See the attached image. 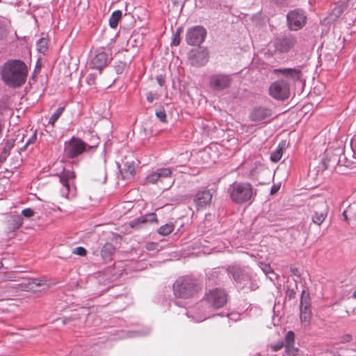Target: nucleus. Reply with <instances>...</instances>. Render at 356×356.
<instances>
[{"instance_id":"f257e3e1","label":"nucleus","mask_w":356,"mask_h":356,"mask_svg":"<svg viewBox=\"0 0 356 356\" xmlns=\"http://www.w3.org/2000/svg\"><path fill=\"white\" fill-rule=\"evenodd\" d=\"M0 74L6 85L17 88L21 87L26 82L28 67L21 60H10L2 65Z\"/></svg>"},{"instance_id":"f03ea898","label":"nucleus","mask_w":356,"mask_h":356,"mask_svg":"<svg viewBox=\"0 0 356 356\" xmlns=\"http://www.w3.org/2000/svg\"><path fill=\"white\" fill-rule=\"evenodd\" d=\"M205 302L209 305V307L199 306L195 311L193 318L196 322H201L207 318L210 317L211 308L219 309L225 305L227 301V294L226 292L220 289H215L209 291L205 295Z\"/></svg>"},{"instance_id":"7ed1b4c3","label":"nucleus","mask_w":356,"mask_h":356,"mask_svg":"<svg viewBox=\"0 0 356 356\" xmlns=\"http://www.w3.org/2000/svg\"><path fill=\"white\" fill-rule=\"evenodd\" d=\"M227 191L231 200L237 204L250 203L254 195L253 187L248 182L235 181Z\"/></svg>"},{"instance_id":"20e7f679","label":"nucleus","mask_w":356,"mask_h":356,"mask_svg":"<svg viewBox=\"0 0 356 356\" xmlns=\"http://www.w3.org/2000/svg\"><path fill=\"white\" fill-rule=\"evenodd\" d=\"M199 289L197 280L189 276L179 277L173 284L174 294L180 298H191Z\"/></svg>"},{"instance_id":"39448f33","label":"nucleus","mask_w":356,"mask_h":356,"mask_svg":"<svg viewBox=\"0 0 356 356\" xmlns=\"http://www.w3.org/2000/svg\"><path fill=\"white\" fill-rule=\"evenodd\" d=\"M166 184L164 188L168 189L172 186L174 179L172 177V170L168 168H158L154 171L150 172L145 179V184H154L158 183H164Z\"/></svg>"},{"instance_id":"423d86ee","label":"nucleus","mask_w":356,"mask_h":356,"mask_svg":"<svg viewBox=\"0 0 356 356\" xmlns=\"http://www.w3.org/2000/svg\"><path fill=\"white\" fill-rule=\"evenodd\" d=\"M75 173L71 170H64L60 175V182L62 185L60 193L62 196L67 199H71L76 195L75 186Z\"/></svg>"},{"instance_id":"0eeeda50","label":"nucleus","mask_w":356,"mask_h":356,"mask_svg":"<svg viewBox=\"0 0 356 356\" xmlns=\"http://www.w3.org/2000/svg\"><path fill=\"white\" fill-rule=\"evenodd\" d=\"M87 147L92 149L94 146H89L82 140L73 137L65 143L64 156L70 159L75 158L86 150Z\"/></svg>"},{"instance_id":"6e6552de","label":"nucleus","mask_w":356,"mask_h":356,"mask_svg":"<svg viewBox=\"0 0 356 356\" xmlns=\"http://www.w3.org/2000/svg\"><path fill=\"white\" fill-rule=\"evenodd\" d=\"M207 36V31L202 26H195L188 29L186 41L189 45H200Z\"/></svg>"},{"instance_id":"1a4fd4ad","label":"nucleus","mask_w":356,"mask_h":356,"mask_svg":"<svg viewBox=\"0 0 356 356\" xmlns=\"http://www.w3.org/2000/svg\"><path fill=\"white\" fill-rule=\"evenodd\" d=\"M269 94L276 99H286L289 97V86L283 80L275 81L269 88Z\"/></svg>"},{"instance_id":"9d476101","label":"nucleus","mask_w":356,"mask_h":356,"mask_svg":"<svg viewBox=\"0 0 356 356\" xmlns=\"http://www.w3.org/2000/svg\"><path fill=\"white\" fill-rule=\"evenodd\" d=\"M287 22L290 29L297 31L306 22V17L301 10H295L287 15Z\"/></svg>"},{"instance_id":"9b49d317","label":"nucleus","mask_w":356,"mask_h":356,"mask_svg":"<svg viewBox=\"0 0 356 356\" xmlns=\"http://www.w3.org/2000/svg\"><path fill=\"white\" fill-rule=\"evenodd\" d=\"M208 60L209 54L206 49H193L189 53L188 61L193 66H203L207 63Z\"/></svg>"},{"instance_id":"f8f14e48","label":"nucleus","mask_w":356,"mask_h":356,"mask_svg":"<svg viewBox=\"0 0 356 356\" xmlns=\"http://www.w3.org/2000/svg\"><path fill=\"white\" fill-rule=\"evenodd\" d=\"M232 83V79L229 75L217 74L211 76L209 84L215 90H222L227 88Z\"/></svg>"},{"instance_id":"ddd939ff","label":"nucleus","mask_w":356,"mask_h":356,"mask_svg":"<svg viewBox=\"0 0 356 356\" xmlns=\"http://www.w3.org/2000/svg\"><path fill=\"white\" fill-rule=\"evenodd\" d=\"M46 281L42 279H27L24 282L10 286L13 290L17 291H34L36 286H43Z\"/></svg>"},{"instance_id":"4468645a","label":"nucleus","mask_w":356,"mask_h":356,"mask_svg":"<svg viewBox=\"0 0 356 356\" xmlns=\"http://www.w3.org/2000/svg\"><path fill=\"white\" fill-rule=\"evenodd\" d=\"M328 208L325 202H320L314 206V214L312 216L314 223L321 225L327 216Z\"/></svg>"},{"instance_id":"2eb2a0df","label":"nucleus","mask_w":356,"mask_h":356,"mask_svg":"<svg viewBox=\"0 0 356 356\" xmlns=\"http://www.w3.org/2000/svg\"><path fill=\"white\" fill-rule=\"evenodd\" d=\"M296 38L292 35L278 38L275 41V49L281 53L289 51L296 44Z\"/></svg>"},{"instance_id":"dca6fc26","label":"nucleus","mask_w":356,"mask_h":356,"mask_svg":"<svg viewBox=\"0 0 356 356\" xmlns=\"http://www.w3.org/2000/svg\"><path fill=\"white\" fill-rule=\"evenodd\" d=\"M212 199V195L209 191H202L196 193L194 202L197 209H202L209 205Z\"/></svg>"},{"instance_id":"f3484780","label":"nucleus","mask_w":356,"mask_h":356,"mask_svg":"<svg viewBox=\"0 0 356 356\" xmlns=\"http://www.w3.org/2000/svg\"><path fill=\"white\" fill-rule=\"evenodd\" d=\"M300 321L304 324L305 326H307L309 324L311 319V312L309 310V302L307 300V296H302L300 305Z\"/></svg>"},{"instance_id":"a211bd4d","label":"nucleus","mask_w":356,"mask_h":356,"mask_svg":"<svg viewBox=\"0 0 356 356\" xmlns=\"http://www.w3.org/2000/svg\"><path fill=\"white\" fill-rule=\"evenodd\" d=\"M271 116V111L265 107H258L252 111L250 114V119L255 122H265Z\"/></svg>"},{"instance_id":"6ab92c4d","label":"nucleus","mask_w":356,"mask_h":356,"mask_svg":"<svg viewBox=\"0 0 356 356\" xmlns=\"http://www.w3.org/2000/svg\"><path fill=\"white\" fill-rule=\"evenodd\" d=\"M108 55L104 51H101L92 57L90 62V66L92 69L98 70L101 73L103 68L106 65Z\"/></svg>"},{"instance_id":"aec40b11","label":"nucleus","mask_w":356,"mask_h":356,"mask_svg":"<svg viewBox=\"0 0 356 356\" xmlns=\"http://www.w3.org/2000/svg\"><path fill=\"white\" fill-rule=\"evenodd\" d=\"M228 271L237 282L242 283L245 281H249L250 279V275L245 268L238 266H231L228 268Z\"/></svg>"},{"instance_id":"412c9836","label":"nucleus","mask_w":356,"mask_h":356,"mask_svg":"<svg viewBox=\"0 0 356 356\" xmlns=\"http://www.w3.org/2000/svg\"><path fill=\"white\" fill-rule=\"evenodd\" d=\"M295 334L292 331L287 332L285 336V352L288 356H296L298 355V348L294 346Z\"/></svg>"},{"instance_id":"4be33fe9","label":"nucleus","mask_w":356,"mask_h":356,"mask_svg":"<svg viewBox=\"0 0 356 356\" xmlns=\"http://www.w3.org/2000/svg\"><path fill=\"white\" fill-rule=\"evenodd\" d=\"M106 162L104 161L99 165L93 168L92 179L99 184H104L106 181Z\"/></svg>"},{"instance_id":"5701e85b","label":"nucleus","mask_w":356,"mask_h":356,"mask_svg":"<svg viewBox=\"0 0 356 356\" xmlns=\"http://www.w3.org/2000/svg\"><path fill=\"white\" fill-rule=\"evenodd\" d=\"M147 222H157L156 215L154 213L146 214L131 222L130 226L133 228H138L140 227V224Z\"/></svg>"},{"instance_id":"b1692460","label":"nucleus","mask_w":356,"mask_h":356,"mask_svg":"<svg viewBox=\"0 0 356 356\" xmlns=\"http://www.w3.org/2000/svg\"><path fill=\"white\" fill-rule=\"evenodd\" d=\"M120 172L124 179H131L136 173L135 165L133 162H124Z\"/></svg>"},{"instance_id":"393cba45","label":"nucleus","mask_w":356,"mask_h":356,"mask_svg":"<svg viewBox=\"0 0 356 356\" xmlns=\"http://www.w3.org/2000/svg\"><path fill=\"white\" fill-rule=\"evenodd\" d=\"M275 73L280 72L284 75L286 77L291 78L296 81L298 80L301 76V72L296 68H283L276 69L274 70Z\"/></svg>"},{"instance_id":"a878e982","label":"nucleus","mask_w":356,"mask_h":356,"mask_svg":"<svg viewBox=\"0 0 356 356\" xmlns=\"http://www.w3.org/2000/svg\"><path fill=\"white\" fill-rule=\"evenodd\" d=\"M115 251V248L110 243H106L102 248L101 254L104 260L108 261L111 259V256Z\"/></svg>"},{"instance_id":"bb28decb","label":"nucleus","mask_w":356,"mask_h":356,"mask_svg":"<svg viewBox=\"0 0 356 356\" xmlns=\"http://www.w3.org/2000/svg\"><path fill=\"white\" fill-rule=\"evenodd\" d=\"M8 222L10 225V228L12 230H15L22 226L23 219L20 216H12Z\"/></svg>"},{"instance_id":"cd10ccee","label":"nucleus","mask_w":356,"mask_h":356,"mask_svg":"<svg viewBox=\"0 0 356 356\" xmlns=\"http://www.w3.org/2000/svg\"><path fill=\"white\" fill-rule=\"evenodd\" d=\"M122 17V12L120 10L114 11L110 17L109 25L111 28H116L120 19Z\"/></svg>"},{"instance_id":"c85d7f7f","label":"nucleus","mask_w":356,"mask_h":356,"mask_svg":"<svg viewBox=\"0 0 356 356\" xmlns=\"http://www.w3.org/2000/svg\"><path fill=\"white\" fill-rule=\"evenodd\" d=\"M14 143L15 141L12 140L6 142L2 152H1L0 159L5 160L7 156H8L10 149L14 147Z\"/></svg>"},{"instance_id":"c756f323","label":"nucleus","mask_w":356,"mask_h":356,"mask_svg":"<svg viewBox=\"0 0 356 356\" xmlns=\"http://www.w3.org/2000/svg\"><path fill=\"white\" fill-rule=\"evenodd\" d=\"M174 230V225L172 223L165 224L163 226H161L158 232L159 234L162 236H168L170 233H172Z\"/></svg>"},{"instance_id":"7c9ffc66","label":"nucleus","mask_w":356,"mask_h":356,"mask_svg":"<svg viewBox=\"0 0 356 356\" xmlns=\"http://www.w3.org/2000/svg\"><path fill=\"white\" fill-rule=\"evenodd\" d=\"M37 50L40 53H44L48 48V40L44 38H40L36 44Z\"/></svg>"},{"instance_id":"2f4dec72","label":"nucleus","mask_w":356,"mask_h":356,"mask_svg":"<svg viewBox=\"0 0 356 356\" xmlns=\"http://www.w3.org/2000/svg\"><path fill=\"white\" fill-rule=\"evenodd\" d=\"M64 110H65L64 107L58 108L56 109V111L52 114V115L49 118V123L51 125H54L55 124V122L57 121V120L62 115Z\"/></svg>"},{"instance_id":"473e14b6","label":"nucleus","mask_w":356,"mask_h":356,"mask_svg":"<svg viewBox=\"0 0 356 356\" xmlns=\"http://www.w3.org/2000/svg\"><path fill=\"white\" fill-rule=\"evenodd\" d=\"M36 140H37V134H36V131H34L31 134V135L26 140L24 145L20 148V150H22V151L26 150V148L29 145L34 144L36 142Z\"/></svg>"},{"instance_id":"72a5a7b5","label":"nucleus","mask_w":356,"mask_h":356,"mask_svg":"<svg viewBox=\"0 0 356 356\" xmlns=\"http://www.w3.org/2000/svg\"><path fill=\"white\" fill-rule=\"evenodd\" d=\"M282 154H283L282 149L280 148V147L277 148L275 151H273L271 153L270 160L275 163L279 161L282 156Z\"/></svg>"},{"instance_id":"f704fd0d","label":"nucleus","mask_w":356,"mask_h":356,"mask_svg":"<svg viewBox=\"0 0 356 356\" xmlns=\"http://www.w3.org/2000/svg\"><path fill=\"white\" fill-rule=\"evenodd\" d=\"M8 31L5 23L0 20V40L6 38L8 35Z\"/></svg>"},{"instance_id":"c9c22d12","label":"nucleus","mask_w":356,"mask_h":356,"mask_svg":"<svg viewBox=\"0 0 356 356\" xmlns=\"http://www.w3.org/2000/svg\"><path fill=\"white\" fill-rule=\"evenodd\" d=\"M260 268L266 275H268L270 273L273 274V270L269 264L261 263Z\"/></svg>"},{"instance_id":"e433bc0d","label":"nucleus","mask_w":356,"mask_h":356,"mask_svg":"<svg viewBox=\"0 0 356 356\" xmlns=\"http://www.w3.org/2000/svg\"><path fill=\"white\" fill-rule=\"evenodd\" d=\"M343 10L344 8L343 6H336L332 9L331 15L334 16L335 17H338L343 12Z\"/></svg>"},{"instance_id":"4c0bfd02","label":"nucleus","mask_w":356,"mask_h":356,"mask_svg":"<svg viewBox=\"0 0 356 356\" xmlns=\"http://www.w3.org/2000/svg\"><path fill=\"white\" fill-rule=\"evenodd\" d=\"M284 345V343L283 341H279L275 343H271L269 346L273 351L276 352L281 350L283 348Z\"/></svg>"},{"instance_id":"58836bf2","label":"nucleus","mask_w":356,"mask_h":356,"mask_svg":"<svg viewBox=\"0 0 356 356\" xmlns=\"http://www.w3.org/2000/svg\"><path fill=\"white\" fill-rule=\"evenodd\" d=\"M22 273H17L10 274L8 276V280L10 281H19L20 280H25L24 277L21 276Z\"/></svg>"},{"instance_id":"ea45409f","label":"nucleus","mask_w":356,"mask_h":356,"mask_svg":"<svg viewBox=\"0 0 356 356\" xmlns=\"http://www.w3.org/2000/svg\"><path fill=\"white\" fill-rule=\"evenodd\" d=\"M156 117L160 121L165 122H166V114L164 109H160L156 112Z\"/></svg>"},{"instance_id":"a19ab883","label":"nucleus","mask_w":356,"mask_h":356,"mask_svg":"<svg viewBox=\"0 0 356 356\" xmlns=\"http://www.w3.org/2000/svg\"><path fill=\"white\" fill-rule=\"evenodd\" d=\"M22 214L26 218H31L34 216L35 211L31 208H26L22 210Z\"/></svg>"},{"instance_id":"79ce46f5","label":"nucleus","mask_w":356,"mask_h":356,"mask_svg":"<svg viewBox=\"0 0 356 356\" xmlns=\"http://www.w3.org/2000/svg\"><path fill=\"white\" fill-rule=\"evenodd\" d=\"M73 253L80 256H85L87 253V251L83 247H77L73 250Z\"/></svg>"},{"instance_id":"37998d69","label":"nucleus","mask_w":356,"mask_h":356,"mask_svg":"<svg viewBox=\"0 0 356 356\" xmlns=\"http://www.w3.org/2000/svg\"><path fill=\"white\" fill-rule=\"evenodd\" d=\"M180 43V33L179 31H177V32L174 35V38L172 40V42L171 44L177 46Z\"/></svg>"},{"instance_id":"c03bdc74","label":"nucleus","mask_w":356,"mask_h":356,"mask_svg":"<svg viewBox=\"0 0 356 356\" xmlns=\"http://www.w3.org/2000/svg\"><path fill=\"white\" fill-rule=\"evenodd\" d=\"M124 69V63H120V65H117L115 67V71L118 74H121L122 73L123 70Z\"/></svg>"},{"instance_id":"a18cd8bd","label":"nucleus","mask_w":356,"mask_h":356,"mask_svg":"<svg viewBox=\"0 0 356 356\" xmlns=\"http://www.w3.org/2000/svg\"><path fill=\"white\" fill-rule=\"evenodd\" d=\"M155 99V95L151 92L147 94V99L149 102H152Z\"/></svg>"},{"instance_id":"49530a36","label":"nucleus","mask_w":356,"mask_h":356,"mask_svg":"<svg viewBox=\"0 0 356 356\" xmlns=\"http://www.w3.org/2000/svg\"><path fill=\"white\" fill-rule=\"evenodd\" d=\"M156 80H157L158 83H159L160 86H163V85L164 79H163V78L161 76H158V77L156 78Z\"/></svg>"},{"instance_id":"de8ad7c7","label":"nucleus","mask_w":356,"mask_h":356,"mask_svg":"<svg viewBox=\"0 0 356 356\" xmlns=\"http://www.w3.org/2000/svg\"><path fill=\"white\" fill-rule=\"evenodd\" d=\"M88 82L89 84H93L95 83V79L92 74H90L88 77Z\"/></svg>"},{"instance_id":"09e8293b","label":"nucleus","mask_w":356,"mask_h":356,"mask_svg":"<svg viewBox=\"0 0 356 356\" xmlns=\"http://www.w3.org/2000/svg\"><path fill=\"white\" fill-rule=\"evenodd\" d=\"M156 245L154 243H150L147 245V248L148 250H154V246Z\"/></svg>"},{"instance_id":"8fccbe9b","label":"nucleus","mask_w":356,"mask_h":356,"mask_svg":"<svg viewBox=\"0 0 356 356\" xmlns=\"http://www.w3.org/2000/svg\"><path fill=\"white\" fill-rule=\"evenodd\" d=\"M278 187L275 186H273L271 188V194H274L275 193H276L277 191H278Z\"/></svg>"},{"instance_id":"3c124183","label":"nucleus","mask_w":356,"mask_h":356,"mask_svg":"<svg viewBox=\"0 0 356 356\" xmlns=\"http://www.w3.org/2000/svg\"><path fill=\"white\" fill-rule=\"evenodd\" d=\"M351 340V336L350 335H346L343 337V341H346V342H348Z\"/></svg>"},{"instance_id":"603ef678","label":"nucleus","mask_w":356,"mask_h":356,"mask_svg":"<svg viewBox=\"0 0 356 356\" xmlns=\"http://www.w3.org/2000/svg\"><path fill=\"white\" fill-rule=\"evenodd\" d=\"M323 163L325 165V168H327L329 166V161H327V159L323 161Z\"/></svg>"},{"instance_id":"864d4df0","label":"nucleus","mask_w":356,"mask_h":356,"mask_svg":"<svg viewBox=\"0 0 356 356\" xmlns=\"http://www.w3.org/2000/svg\"><path fill=\"white\" fill-rule=\"evenodd\" d=\"M343 216H344V218L346 220L347 219V216H346V211H344L343 213Z\"/></svg>"},{"instance_id":"5fc2aeb1","label":"nucleus","mask_w":356,"mask_h":356,"mask_svg":"<svg viewBox=\"0 0 356 356\" xmlns=\"http://www.w3.org/2000/svg\"><path fill=\"white\" fill-rule=\"evenodd\" d=\"M353 296L356 299V290L354 291Z\"/></svg>"}]
</instances>
